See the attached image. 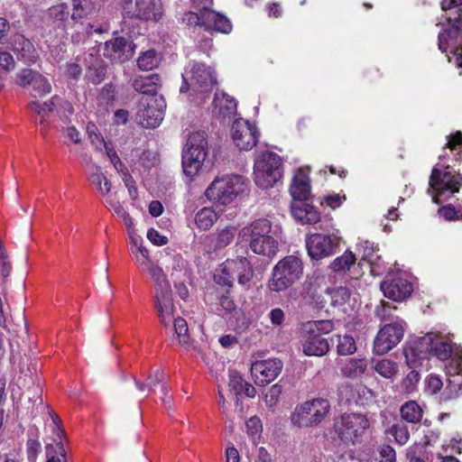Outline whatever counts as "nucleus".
Here are the masks:
<instances>
[{
	"label": "nucleus",
	"instance_id": "nucleus-21",
	"mask_svg": "<svg viewBox=\"0 0 462 462\" xmlns=\"http://www.w3.org/2000/svg\"><path fill=\"white\" fill-rule=\"evenodd\" d=\"M430 186L438 193H441L445 190H450L452 193H455L459 189V183L451 172L445 171L441 173L436 168L432 170L430 178Z\"/></svg>",
	"mask_w": 462,
	"mask_h": 462
},
{
	"label": "nucleus",
	"instance_id": "nucleus-51",
	"mask_svg": "<svg viewBox=\"0 0 462 462\" xmlns=\"http://www.w3.org/2000/svg\"><path fill=\"white\" fill-rule=\"evenodd\" d=\"M58 116H60L61 120V124H63V121H69L68 117L74 113V108L71 103H69L67 100L62 99L59 97V101L56 103L55 107Z\"/></svg>",
	"mask_w": 462,
	"mask_h": 462
},
{
	"label": "nucleus",
	"instance_id": "nucleus-28",
	"mask_svg": "<svg viewBox=\"0 0 462 462\" xmlns=\"http://www.w3.org/2000/svg\"><path fill=\"white\" fill-rule=\"evenodd\" d=\"M426 335L433 337L430 348L427 349V353L434 355L441 360L448 359L452 352L451 346L439 334L430 332Z\"/></svg>",
	"mask_w": 462,
	"mask_h": 462
},
{
	"label": "nucleus",
	"instance_id": "nucleus-63",
	"mask_svg": "<svg viewBox=\"0 0 462 462\" xmlns=\"http://www.w3.org/2000/svg\"><path fill=\"white\" fill-rule=\"evenodd\" d=\"M350 291L346 287H339L333 291L332 299L335 303L343 304L349 300Z\"/></svg>",
	"mask_w": 462,
	"mask_h": 462
},
{
	"label": "nucleus",
	"instance_id": "nucleus-25",
	"mask_svg": "<svg viewBox=\"0 0 462 462\" xmlns=\"http://www.w3.org/2000/svg\"><path fill=\"white\" fill-rule=\"evenodd\" d=\"M340 394L347 402H354L361 404L372 400L374 396V392L363 383H357L355 386H343L340 389Z\"/></svg>",
	"mask_w": 462,
	"mask_h": 462
},
{
	"label": "nucleus",
	"instance_id": "nucleus-14",
	"mask_svg": "<svg viewBox=\"0 0 462 462\" xmlns=\"http://www.w3.org/2000/svg\"><path fill=\"white\" fill-rule=\"evenodd\" d=\"M282 366V363L277 358L256 360L250 368L252 380L256 385L264 386L279 376Z\"/></svg>",
	"mask_w": 462,
	"mask_h": 462
},
{
	"label": "nucleus",
	"instance_id": "nucleus-55",
	"mask_svg": "<svg viewBox=\"0 0 462 462\" xmlns=\"http://www.w3.org/2000/svg\"><path fill=\"white\" fill-rule=\"evenodd\" d=\"M310 204L304 203L303 200H297L291 204V214L293 217L300 223H302L306 212L309 210Z\"/></svg>",
	"mask_w": 462,
	"mask_h": 462
},
{
	"label": "nucleus",
	"instance_id": "nucleus-38",
	"mask_svg": "<svg viewBox=\"0 0 462 462\" xmlns=\"http://www.w3.org/2000/svg\"><path fill=\"white\" fill-rule=\"evenodd\" d=\"M16 42L19 46H14V51L17 52L20 58L25 62H33L36 56L35 50L31 42L22 36H18Z\"/></svg>",
	"mask_w": 462,
	"mask_h": 462
},
{
	"label": "nucleus",
	"instance_id": "nucleus-2",
	"mask_svg": "<svg viewBox=\"0 0 462 462\" xmlns=\"http://www.w3.org/2000/svg\"><path fill=\"white\" fill-rule=\"evenodd\" d=\"M183 84L180 91H189L193 100L202 103L217 83L214 70L204 63L191 61L182 73Z\"/></svg>",
	"mask_w": 462,
	"mask_h": 462
},
{
	"label": "nucleus",
	"instance_id": "nucleus-27",
	"mask_svg": "<svg viewBox=\"0 0 462 462\" xmlns=\"http://www.w3.org/2000/svg\"><path fill=\"white\" fill-rule=\"evenodd\" d=\"M213 104L218 108L219 114L223 116H233L236 114L237 103L234 97L225 92H217L215 94Z\"/></svg>",
	"mask_w": 462,
	"mask_h": 462
},
{
	"label": "nucleus",
	"instance_id": "nucleus-36",
	"mask_svg": "<svg viewBox=\"0 0 462 462\" xmlns=\"http://www.w3.org/2000/svg\"><path fill=\"white\" fill-rule=\"evenodd\" d=\"M95 10V6L90 0H72L71 18L74 21H79L87 18Z\"/></svg>",
	"mask_w": 462,
	"mask_h": 462
},
{
	"label": "nucleus",
	"instance_id": "nucleus-60",
	"mask_svg": "<svg viewBox=\"0 0 462 462\" xmlns=\"http://www.w3.org/2000/svg\"><path fill=\"white\" fill-rule=\"evenodd\" d=\"M148 240L157 246L164 245L168 243V237L161 235L156 229L150 228L146 235Z\"/></svg>",
	"mask_w": 462,
	"mask_h": 462
},
{
	"label": "nucleus",
	"instance_id": "nucleus-42",
	"mask_svg": "<svg viewBox=\"0 0 462 462\" xmlns=\"http://www.w3.org/2000/svg\"><path fill=\"white\" fill-rule=\"evenodd\" d=\"M172 322L179 343L184 346H188L189 343V334L187 321L178 317Z\"/></svg>",
	"mask_w": 462,
	"mask_h": 462
},
{
	"label": "nucleus",
	"instance_id": "nucleus-32",
	"mask_svg": "<svg viewBox=\"0 0 462 462\" xmlns=\"http://www.w3.org/2000/svg\"><path fill=\"white\" fill-rule=\"evenodd\" d=\"M215 208L205 207L201 208L195 216V222L199 228L203 230L209 229L218 218V213Z\"/></svg>",
	"mask_w": 462,
	"mask_h": 462
},
{
	"label": "nucleus",
	"instance_id": "nucleus-64",
	"mask_svg": "<svg viewBox=\"0 0 462 462\" xmlns=\"http://www.w3.org/2000/svg\"><path fill=\"white\" fill-rule=\"evenodd\" d=\"M457 357L453 358L448 365V373L459 374H462V349L456 353Z\"/></svg>",
	"mask_w": 462,
	"mask_h": 462
},
{
	"label": "nucleus",
	"instance_id": "nucleus-12",
	"mask_svg": "<svg viewBox=\"0 0 462 462\" xmlns=\"http://www.w3.org/2000/svg\"><path fill=\"white\" fill-rule=\"evenodd\" d=\"M302 352L308 356H322L329 350V345L317 329L315 323L303 325L300 337Z\"/></svg>",
	"mask_w": 462,
	"mask_h": 462
},
{
	"label": "nucleus",
	"instance_id": "nucleus-4",
	"mask_svg": "<svg viewBox=\"0 0 462 462\" xmlns=\"http://www.w3.org/2000/svg\"><path fill=\"white\" fill-rule=\"evenodd\" d=\"M303 274V263L295 255L280 260L273 268L266 286L270 291L282 292L297 282Z\"/></svg>",
	"mask_w": 462,
	"mask_h": 462
},
{
	"label": "nucleus",
	"instance_id": "nucleus-47",
	"mask_svg": "<svg viewBox=\"0 0 462 462\" xmlns=\"http://www.w3.org/2000/svg\"><path fill=\"white\" fill-rule=\"evenodd\" d=\"M205 9L207 8L204 7L200 14L195 12L185 13L181 18L182 23L189 26H205Z\"/></svg>",
	"mask_w": 462,
	"mask_h": 462
},
{
	"label": "nucleus",
	"instance_id": "nucleus-10",
	"mask_svg": "<svg viewBox=\"0 0 462 462\" xmlns=\"http://www.w3.org/2000/svg\"><path fill=\"white\" fill-rule=\"evenodd\" d=\"M166 104L162 97L143 96L137 106L136 120L147 128H155L163 120Z\"/></svg>",
	"mask_w": 462,
	"mask_h": 462
},
{
	"label": "nucleus",
	"instance_id": "nucleus-35",
	"mask_svg": "<svg viewBox=\"0 0 462 462\" xmlns=\"http://www.w3.org/2000/svg\"><path fill=\"white\" fill-rule=\"evenodd\" d=\"M91 184L104 197H110L112 184L106 176L101 171L100 168H97L96 171L89 176Z\"/></svg>",
	"mask_w": 462,
	"mask_h": 462
},
{
	"label": "nucleus",
	"instance_id": "nucleus-8",
	"mask_svg": "<svg viewBox=\"0 0 462 462\" xmlns=\"http://www.w3.org/2000/svg\"><path fill=\"white\" fill-rule=\"evenodd\" d=\"M330 410L329 402L321 398L307 401L298 405L291 420L299 428L313 427L320 423Z\"/></svg>",
	"mask_w": 462,
	"mask_h": 462
},
{
	"label": "nucleus",
	"instance_id": "nucleus-3",
	"mask_svg": "<svg viewBox=\"0 0 462 462\" xmlns=\"http://www.w3.org/2000/svg\"><path fill=\"white\" fill-rule=\"evenodd\" d=\"M239 237L249 243L250 249L256 254L273 256L278 251V236L271 222L260 218L243 227Z\"/></svg>",
	"mask_w": 462,
	"mask_h": 462
},
{
	"label": "nucleus",
	"instance_id": "nucleus-13",
	"mask_svg": "<svg viewBox=\"0 0 462 462\" xmlns=\"http://www.w3.org/2000/svg\"><path fill=\"white\" fill-rule=\"evenodd\" d=\"M404 333V323L396 321L383 327L374 341V352L384 355L395 347L402 340Z\"/></svg>",
	"mask_w": 462,
	"mask_h": 462
},
{
	"label": "nucleus",
	"instance_id": "nucleus-59",
	"mask_svg": "<svg viewBox=\"0 0 462 462\" xmlns=\"http://www.w3.org/2000/svg\"><path fill=\"white\" fill-rule=\"evenodd\" d=\"M346 197L339 194L328 195L324 197L320 202L321 205H326L332 209L339 208L345 201Z\"/></svg>",
	"mask_w": 462,
	"mask_h": 462
},
{
	"label": "nucleus",
	"instance_id": "nucleus-61",
	"mask_svg": "<svg viewBox=\"0 0 462 462\" xmlns=\"http://www.w3.org/2000/svg\"><path fill=\"white\" fill-rule=\"evenodd\" d=\"M0 68L7 72L15 68L14 59L9 52L0 51Z\"/></svg>",
	"mask_w": 462,
	"mask_h": 462
},
{
	"label": "nucleus",
	"instance_id": "nucleus-31",
	"mask_svg": "<svg viewBox=\"0 0 462 462\" xmlns=\"http://www.w3.org/2000/svg\"><path fill=\"white\" fill-rule=\"evenodd\" d=\"M374 369L380 376L387 380H393L399 374V365L389 358L377 360L374 365Z\"/></svg>",
	"mask_w": 462,
	"mask_h": 462
},
{
	"label": "nucleus",
	"instance_id": "nucleus-53",
	"mask_svg": "<svg viewBox=\"0 0 462 462\" xmlns=\"http://www.w3.org/2000/svg\"><path fill=\"white\" fill-rule=\"evenodd\" d=\"M49 14L57 22H64L68 19L69 12L66 4H60L50 8Z\"/></svg>",
	"mask_w": 462,
	"mask_h": 462
},
{
	"label": "nucleus",
	"instance_id": "nucleus-9",
	"mask_svg": "<svg viewBox=\"0 0 462 462\" xmlns=\"http://www.w3.org/2000/svg\"><path fill=\"white\" fill-rule=\"evenodd\" d=\"M369 426L370 423L365 415L349 413L336 420L334 430L337 438L344 444L354 445L359 441L360 437Z\"/></svg>",
	"mask_w": 462,
	"mask_h": 462
},
{
	"label": "nucleus",
	"instance_id": "nucleus-5",
	"mask_svg": "<svg viewBox=\"0 0 462 462\" xmlns=\"http://www.w3.org/2000/svg\"><path fill=\"white\" fill-rule=\"evenodd\" d=\"M282 158L273 152L257 155L254 165V180L261 189H270L282 177Z\"/></svg>",
	"mask_w": 462,
	"mask_h": 462
},
{
	"label": "nucleus",
	"instance_id": "nucleus-52",
	"mask_svg": "<svg viewBox=\"0 0 462 462\" xmlns=\"http://www.w3.org/2000/svg\"><path fill=\"white\" fill-rule=\"evenodd\" d=\"M357 246H358V250L363 253V255H362L363 260L367 261L370 264H373L376 258V257H374L375 251H374V244L370 243L367 240H365V241H361Z\"/></svg>",
	"mask_w": 462,
	"mask_h": 462
},
{
	"label": "nucleus",
	"instance_id": "nucleus-43",
	"mask_svg": "<svg viewBox=\"0 0 462 462\" xmlns=\"http://www.w3.org/2000/svg\"><path fill=\"white\" fill-rule=\"evenodd\" d=\"M32 88V96L44 97L51 92V85L47 78L39 73L38 77L35 78Z\"/></svg>",
	"mask_w": 462,
	"mask_h": 462
},
{
	"label": "nucleus",
	"instance_id": "nucleus-26",
	"mask_svg": "<svg viewBox=\"0 0 462 462\" xmlns=\"http://www.w3.org/2000/svg\"><path fill=\"white\" fill-rule=\"evenodd\" d=\"M205 27L223 33H228L232 26L226 16L208 8L205 9Z\"/></svg>",
	"mask_w": 462,
	"mask_h": 462
},
{
	"label": "nucleus",
	"instance_id": "nucleus-39",
	"mask_svg": "<svg viewBox=\"0 0 462 462\" xmlns=\"http://www.w3.org/2000/svg\"><path fill=\"white\" fill-rule=\"evenodd\" d=\"M356 261L355 254L351 251H346L330 263V268L334 272H346L355 265Z\"/></svg>",
	"mask_w": 462,
	"mask_h": 462
},
{
	"label": "nucleus",
	"instance_id": "nucleus-15",
	"mask_svg": "<svg viewBox=\"0 0 462 462\" xmlns=\"http://www.w3.org/2000/svg\"><path fill=\"white\" fill-rule=\"evenodd\" d=\"M235 145L241 151H249L258 143L259 132L255 125L243 118L236 119L231 131Z\"/></svg>",
	"mask_w": 462,
	"mask_h": 462
},
{
	"label": "nucleus",
	"instance_id": "nucleus-24",
	"mask_svg": "<svg viewBox=\"0 0 462 462\" xmlns=\"http://www.w3.org/2000/svg\"><path fill=\"white\" fill-rule=\"evenodd\" d=\"M340 373L344 377L350 379L360 378L368 368V361L365 357L346 358L339 364Z\"/></svg>",
	"mask_w": 462,
	"mask_h": 462
},
{
	"label": "nucleus",
	"instance_id": "nucleus-16",
	"mask_svg": "<svg viewBox=\"0 0 462 462\" xmlns=\"http://www.w3.org/2000/svg\"><path fill=\"white\" fill-rule=\"evenodd\" d=\"M337 245V237L332 238L323 234H312L306 240L309 255L314 260H320L331 255Z\"/></svg>",
	"mask_w": 462,
	"mask_h": 462
},
{
	"label": "nucleus",
	"instance_id": "nucleus-46",
	"mask_svg": "<svg viewBox=\"0 0 462 462\" xmlns=\"http://www.w3.org/2000/svg\"><path fill=\"white\" fill-rule=\"evenodd\" d=\"M246 432L252 441L256 444L262 432V423L259 418L252 417L246 421Z\"/></svg>",
	"mask_w": 462,
	"mask_h": 462
},
{
	"label": "nucleus",
	"instance_id": "nucleus-49",
	"mask_svg": "<svg viewBox=\"0 0 462 462\" xmlns=\"http://www.w3.org/2000/svg\"><path fill=\"white\" fill-rule=\"evenodd\" d=\"M87 132L91 143L95 145L97 150H106V146H110L97 132L95 125H88Z\"/></svg>",
	"mask_w": 462,
	"mask_h": 462
},
{
	"label": "nucleus",
	"instance_id": "nucleus-37",
	"mask_svg": "<svg viewBox=\"0 0 462 462\" xmlns=\"http://www.w3.org/2000/svg\"><path fill=\"white\" fill-rule=\"evenodd\" d=\"M401 415L402 418L406 421L416 423L419 422L422 418V410L416 402L410 401L402 406Z\"/></svg>",
	"mask_w": 462,
	"mask_h": 462
},
{
	"label": "nucleus",
	"instance_id": "nucleus-57",
	"mask_svg": "<svg viewBox=\"0 0 462 462\" xmlns=\"http://www.w3.org/2000/svg\"><path fill=\"white\" fill-rule=\"evenodd\" d=\"M134 257V260L138 266L141 268L142 272L145 271V268H147L151 263L153 262L152 261L149 251L147 249H141L139 253H135L133 254Z\"/></svg>",
	"mask_w": 462,
	"mask_h": 462
},
{
	"label": "nucleus",
	"instance_id": "nucleus-62",
	"mask_svg": "<svg viewBox=\"0 0 462 462\" xmlns=\"http://www.w3.org/2000/svg\"><path fill=\"white\" fill-rule=\"evenodd\" d=\"M271 323L275 327H280L285 319V313L281 308H274L269 312Z\"/></svg>",
	"mask_w": 462,
	"mask_h": 462
},
{
	"label": "nucleus",
	"instance_id": "nucleus-33",
	"mask_svg": "<svg viewBox=\"0 0 462 462\" xmlns=\"http://www.w3.org/2000/svg\"><path fill=\"white\" fill-rule=\"evenodd\" d=\"M59 101V96H52L49 100L45 102H40L32 100L29 103V108L31 111L40 115L42 116L41 124H44V117L48 116L50 113L55 110L56 103Z\"/></svg>",
	"mask_w": 462,
	"mask_h": 462
},
{
	"label": "nucleus",
	"instance_id": "nucleus-30",
	"mask_svg": "<svg viewBox=\"0 0 462 462\" xmlns=\"http://www.w3.org/2000/svg\"><path fill=\"white\" fill-rule=\"evenodd\" d=\"M159 76L156 74L148 77H137L133 82L134 89L144 96L156 95Z\"/></svg>",
	"mask_w": 462,
	"mask_h": 462
},
{
	"label": "nucleus",
	"instance_id": "nucleus-48",
	"mask_svg": "<svg viewBox=\"0 0 462 462\" xmlns=\"http://www.w3.org/2000/svg\"><path fill=\"white\" fill-rule=\"evenodd\" d=\"M38 75V71L24 69L16 74L15 82L21 87L32 86L33 81Z\"/></svg>",
	"mask_w": 462,
	"mask_h": 462
},
{
	"label": "nucleus",
	"instance_id": "nucleus-18",
	"mask_svg": "<svg viewBox=\"0 0 462 462\" xmlns=\"http://www.w3.org/2000/svg\"><path fill=\"white\" fill-rule=\"evenodd\" d=\"M104 55L114 61L125 62L134 55V48L124 38L118 37L105 43Z\"/></svg>",
	"mask_w": 462,
	"mask_h": 462
},
{
	"label": "nucleus",
	"instance_id": "nucleus-23",
	"mask_svg": "<svg viewBox=\"0 0 462 462\" xmlns=\"http://www.w3.org/2000/svg\"><path fill=\"white\" fill-rule=\"evenodd\" d=\"M236 229L228 226L217 229L216 232L207 236L204 239L205 245L208 250L217 251L227 246L234 239Z\"/></svg>",
	"mask_w": 462,
	"mask_h": 462
},
{
	"label": "nucleus",
	"instance_id": "nucleus-19",
	"mask_svg": "<svg viewBox=\"0 0 462 462\" xmlns=\"http://www.w3.org/2000/svg\"><path fill=\"white\" fill-rule=\"evenodd\" d=\"M381 290L386 298L394 301H402L411 295L412 285L406 279L396 278L383 282L381 284Z\"/></svg>",
	"mask_w": 462,
	"mask_h": 462
},
{
	"label": "nucleus",
	"instance_id": "nucleus-58",
	"mask_svg": "<svg viewBox=\"0 0 462 462\" xmlns=\"http://www.w3.org/2000/svg\"><path fill=\"white\" fill-rule=\"evenodd\" d=\"M442 385H443L442 381L439 376L430 374L426 379L425 389L430 394H435L440 391V389L442 388Z\"/></svg>",
	"mask_w": 462,
	"mask_h": 462
},
{
	"label": "nucleus",
	"instance_id": "nucleus-44",
	"mask_svg": "<svg viewBox=\"0 0 462 462\" xmlns=\"http://www.w3.org/2000/svg\"><path fill=\"white\" fill-rule=\"evenodd\" d=\"M420 376L419 372L412 369L401 382L402 391L405 393H411L417 390Z\"/></svg>",
	"mask_w": 462,
	"mask_h": 462
},
{
	"label": "nucleus",
	"instance_id": "nucleus-54",
	"mask_svg": "<svg viewBox=\"0 0 462 462\" xmlns=\"http://www.w3.org/2000/svg\"><path fill=\"white\" fill-rule=\"evenodd\" d=\"M391 432L395 440L401 445L406 444L410 439V433L405 425H394L392 427Z\"/></svg>",
	"mask_w": 462,
	"mask_h": 462
},
{
	"label": "nucleus",
	"instance_id": "nucleus-7",
	"mask_svg": "<svg viewBox=\"0 0 462 462\" xmlns=\"http://www.w3.org/2000/svg\"><path fill=\"white\" fill-rule=\"evenodd\" d=\"M254 276V269L246 257L227 259L215 271L216 282L231 286L236 278L239 284L247 285Z\"/></svg>",
	"mask_w": 462,
	"mask_h": 462
},
{
	"label": "nucleus",
	"instance_id": "nucleus-6",
	"mask_svg": "<svg viewBox=\"0 0 462 462\" xmlns=\"http://www.w3.org/2000/svg\"><path fill=\"white\" fill-rule=\"evenodd\" d=\"M208 152L206 133L200 130L192 132L188 137L182 153V167L187 176L193 178L199 173Z\"/></svg>",
	"mask_w": 462,
	"mask_h": 462
},
{
	"label": "nucleus",
	"instance_id": "nucleus-1",
	"mask_svg": "<svg viewBox=\"0 0 462 462\" xmlns=\"http://www.w3.org/2000/svg\"><path fill=\"white\" fill-rule=\"evenodd\" d=\"M248 189L247 180L237 174L217 177L205 190V197L219 211L232 205Z\"/></svg>",
	"mask_w": 462,
	"mask_h": 462
},
{
	"label": "nucleus",
	"instance_id": "nucleus-56",
	"mask_svg": "<svg viewBox=\"0 0 462 462\" xmlns=\"http://www.w3.org/2000/svg\"><path fill=\"white\" fill-rule=\"evenodd\" d=\"M245 381L243 379V377L236 372H232L229 374V383L228 386L232 392L236 395L240 394L243 391V386L245 384Z\"/></svg>",
	"mask_w": 462,
	"mask_h": 462
},
{
	"label": "nucleus",
	"instance_id": "nucleus-11",
	"mask_svg": "<svg viewBox=\"0 0 462 462\" xmlns=\"http://www.w3.org/2000/svg\"><path fill=\"white\" fill-rule=\"evenodd\" d=\"M164 14L162 0H125L123 15L146 22H157Z\"/></svg>",
	"mask_w": 462,
	"mask_h": 462
},
{
	"label": "nucleus",
	"instance_id": "nucleus-20",
	"mask_svg": "<svg viewBox=\"0 0 462 462\" xmlns=\"http://www.w3.org/2000/svg\"><path fill=\"white\" fill-rule=\"evenodd\" d=\"M155 309L160 322L168 328L175 319L171 290L155 293Z\"/></svg>",
	"mask_w": 462,
	"mask_h": 462
},
{
	"label": "nucleus",
	"instance_id": "nucleus-29",
	"mask_svg": "<svg viewBox=\"0 0 462 462\" xmlns=\"http://www.w3.org/2000/svg\"><path fill=\"white\" fill-rule=\"evenodd\" d=\"M143 272L149 274L151 279L153 281L155 293L171 290V285L166 278V275L162 268L159 265L152 263L151 265L145 268V271Z\"/></svg>",
	"mask_w": 462,
	"mask_h": 462
},
{
	"label": "nucleus",
	"instance_id": "nucleus-22",
	"mask_svg": "<svg viewBox=\"0 0 462 462\" xmlns=\"http://www.w3.org/2000/svg\"><path fill=\"white\" fill-rule=\"evenodd\" d=\"M290 193L294 200H305L310 193L309 169H299L291 180Z\"/></svg>",
	"mask_w": 462,
	"mask_h": 462
},
{
	"label": "nucleus",
	"instance_id": "nucleus-34",
	"mask_svg": "<svg viewBox=\"0 0 462 462\" xmlns=\"http://www.w3.org/2000/svg\"><path fill=\"white\" fill-rule=\"evenodd\" d=\"M60 132L67 145L80 144L83 140L81 133L69 121H63V124L60 125Z\"/></svg>",
	"mask_w": 462,
	"mask_h": 462
},
{
	"label": "nucleus",
	"instance_id": "nucleus-50",
	"mask_svg": "<svg viewBox=\"0 0 462 462\" xmlns=\"http://www.w3.org/2000/svg\"><path fill=\"white\" fill-rule=\"evenodd\" d=\"M47 462H61L60 457H65V449L60 441L57 442L55 447L48 445L46 447Z\"/></svg>",
	"mask_w": 462,
	"mask_h": 462
},
{
	"label": "nucleus",
	"instance_id": "nucleus-41",
	"mask_svg": "<svg viewBox=\"0 0 462 462\" xmlns=\"http://www.w3.org/2000/svg\"><path fill=\"white\" fill-rule=\"evenodd\" d=\"M337 351L341 356H350L356 351V345L354 337L350 335H338Z\"/></svg>",
	"mask_w": 462,
	"mask_h": 462
},
{
	"label": "nucleus",
	"instance_id": "nucleus-40",
	"mask_svg": "<svg viewBox=\"0 0 462 462\" xmlns=\"http://www.w3.org/2000/svg\"><path fill=\"white\" fill-rule=\"evenodd\" d=\"M160 62V56L154 50L143 52L137 60V65L142 70H151Z\"/></svg>",
	"mask_w": 462,
	"mask_h": 462
},
{
	"label": "nucleus",
	"instance_id": "nucleus-45",
	"mask_svg": "<svg viewBox=\"0 0 462 462\" xmlns=\"http://www.w3.org/2000/svg\"><path fill=\"white\" fill-rule=\"evenodd\" d=\"M282 393V385L275 383L272 385L264 393V402L270 409H273L279 402Z\"/></svg>",
	"mask_w": 462,
	"mask_h": 462
},
{
	"label": "nucleus",
	"instance_id": "nucleus-17",
	"mask_svg": "<svg viewBox=\"0 0 462 462\" xmlns=\"http://www.w3.org/2000/svg\"><path fill=\"white\" fill-rule=\"evenodd\" d=\"M432 338V336L425 335L404 347L405 362L410 368L415 369L422 364V360L429 355L427 349L430 348Z\"/></svg>",
	"mask_w": 462,
	"mask_h": 462
}]
</instances>
